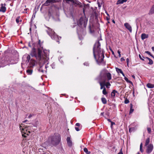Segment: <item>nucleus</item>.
<instances>
[{"instance_id": "nucleus-1", "label": "nucleus", "mask_w": 154, "mask_h": 154, "mask_svg": "<svg viewBox=\"0 0 154 154\" xmlns=\"http://www.w3.org/2000/svg\"><path fill=\"white\" fill-rule=\"evenodd\" d=\"M32 45L33 48L30 54L32 57H35L41 66L48 60L49 51L43 49L42 44L40 43V40L37 43H34Z\"/></svg>"}, {"instance_id": "nucleus-2", "label": "nucleus", "mask_w": 154, "mask_h": 154, "mask_svg": "<svg viewBox=\"0 0 154 154\" xmlns=\"http://www.w3.org/2000/svg\"><path fill=\"white\" fill-rule=\"evenodd\" d=\"M100 45L98 41L95 43L93 48V54L95 59L99 64H104V55L100 48Z\"/></svg>"}, {"instance_id": "nucleus-3", "label": "nucleus", "mask_w": 154, "mask_h": 154, "mask_svg": "<svg viewBox=\"0 0 154 154\" xmlns=\"http://www.w3.org/2000/svg\"><path fill=\"white\" fill-rule=\"evenodd\" d=\"M112 79L111 74L106 69L102 70L100 72L99 76L98 78V79L106 81H109Z\"/></svg>"}, {"instance_id": "nucleus-4", "label": "nucleus", "mask_w": 154, "mask_h": 154, "mask_svg": "<svg viewBox=\"0 0 154 154\" xmlns=\"http://www.w3.org/2000/svg\"><path fill=\"white\" fill-rule=\"evenodd\" d=\"M19 128L22 133V136L24 137H26L25 135H28L31 133L30 129L31 128V126H28L27 125H24L23 124H21L20 125Z\"/></svg>"}, {"instance_id": "nucleus-5", "label": "nucleus", "mask_w": 154, "mask_h": 154, "mask_svg": "<svg viewBox=\"0 0 154 154\" xmlns=\"http://www.w3.org/2000/svg\"><path fill=\"white\" fill-rule=\"evenodd\" d=\"M48 30H47L48 34L51 37L52 39H54L56 41L59 43L58 40L61 39V37H58L57 35H56L54 32L51 28L48 27Z\"/></svg>"}, {"instance_id": "nucleus-6", "label": "nucleus", "mask_w": 154, "mask_h": 154, "mask_svg": "<svg viewBox=\"0 0 154 154\" xmlns=\"http://www.w3.org/2000/svg\"><path fill=\"white\" fill-rule=\"evenodd\" d=\"M60 140V137L57 134L53 136L51 141V144L53 146H55L58 144Z\"/></svg>"}, {"instance_id": "nucleus-7", "label": "nucleus", "mask_w": 154, "mask_h": 154, "mask_svg": "<svg viewBox=\"0 0 154 154\" xmlns=\"http://www.w3.org/2000/svg\"><path fill=\"white\" fill-rule=\"evenodd\" d=\"M87 22V20L84 17H81L79 20L77 21V24L79 27L83 25V26L85 27L86 26Z\"/></svg>"}, {"instance_id": "nucleus-8", "label": "nucleus", "mask_w": 154, "mask_h": 154, "mask_svg": "<svg viewBox=\"0 0 154 154\" xmlns=\"http://www.w3.org/2000/svg\"><path fill=\"white\" fill-rule=\"evenodd\" d=\"M153 149V146L152 144L148 145L146 149V152L148 153H150Z\"/></svg>"}, {"instance_id": "nucleus-9", "label": "nucleus", "mask_w": 154, "mask_h": 154, "mask_svg": "<svg viewBox=\"0 0 154 154\" xmlns=\"http://www.w3.org/2000/svg\"><path fill=\"white\" fill-rule=\"evenodd\" d=\"M6 4H1L0 5V12H2L3 13H5L6 10V7H5Z\"/></svg>"}, {"instance_id": "nucleus-10", "label": "nucleus", "mask_w": 154, "mask_h": 154, "mask_svg": "<svg viewBox=\"0 0 154 154\" xmlns=\"http://www.w3.org/2000/svg\"><path fill=\"white\" fill-rule=\"evenodd\" d=\"M57 2L56 0H47L44 5L45 6H48L50 5V3H55Z\"/></svg>"}, {"instance_id": "nucleus-11", "label": "nucleus", "mask_w": 154, "mask_h": 154, "mask_svg": "<svg viewBox=\"0 0 154 154\" xmlns=\"http://www.w3.org/2000/svg\"><path fill=\"white\" fill-rule=\"evenodd\" d=\"M98 80L99 82L100 86V89H103L104 87H105V83H106V82L103 80H101L100 79H98Z\"/></svg>"}, {"instance_id": "nucleus-12", "label": "nucleus", "mask_w": 154, "mask_h": 154, "mask_svg": "<svg viewBox=\"0 0 154 154\" xmlns=\"http://www.w3.org/2000/svg\"><path fill=\"white\" fill-rule=\"evenodd\" d=\"M124 26L130 32H132V27L128 23H125L124 24Z\"/></svg>"}, {"instance_id": "nucleus-13", "label": "nucleus", "mask_w": 154, "mask_h": 154, "mask_svg": "<svg viewBox=\"0 0 154 154\" xmlns=\"http://www.w3.org/2000/svg\"><path fill=\"white\" fill-rule=\"evenodd\" d=\"M35 61L32 59H31L29 63V66L31 68H32L35 65Z\"/></svg>"}, {"instance_id": "nucleus-14", "label": "nucleus", "mask_w": 154, "mask_h": 154, "mask_svg": "<svg viewBox=\"0 0 154 154\" xmlns=\"http://www.w3.org/2000/svg\"><path fill=\"white\" fill-rule=\"evenodd\" d=\"M66 141L68 145L69 146H71L72 145V142L70 140V137H68L66 139Z\"/></svg>"}, {"instance_id": "nucleus-15", "label": "nucleus", "mask_w": 154, "mask_h": 154, "mask_svg": "<svg viewBox=\"0 0 154 154\" xmlns=\"http://www.w3.org/2000/svg\"><path fill=\"white\" fill-rule=\"evenodd\" d=\"M148 37V35L145 33H142L141 35V38L142 40H144Z\"/></svg>"}, {"instance_id": "nucleus-16", "label": "nucleus", "mask_w": 154, "mask_h": 154, "mask_svg": "<svg viewBox=\"0 0 154 154\" xmlns=\"http://www.w3.org/2000/svg\"><path fill=\"white\" fill-rule=\"evenodd\" d=\"M71 2L72 3V4L74 5L75 6H76L79 5V2L78 1L72 0V1Z\"/></svg>"}, {"instance_id": "nucleus-17", "label": "nucleus", "mask_w": 154, "mask_h": 154, "mask_svg": "<svg viewBox=\"0 0 154 154\" xmlns=\"http://www.w3.org/2000/svg\"><path fill=\"white\" fill-rule=\"evenodd\" d=\"M127 1V0H118L116 2V5L122 4L124 2H126Z\"/></svg>"}, {"instance_id": "nucleus-18", "label": "nucleus", "mask_w": 154, "mask_h": 154, "mask_svg": "<svg viewBox=\"0 0 154 154\" xmlns=\"http://www.w3.org/2000/svg\"><path fill=\"white\" fill-rule=\"evenodd\" d=\"M147 86L148 88H154V84H152L151 83H148L147 84Z\"/></svg>"}, {"instance_id": "nucleus-19", "label": "nucleus", "mask_w": 154, "mask_h": 154, "mask_svg": "<svg viewBox=\"0 0 154 154\" xmlns=\"http://www.w3.org/2000/svg\"><path fill=\"white\" fill-rule=\"evenodd\" d=\"M130 112L129 113L131 114L134 111V109H133V105L132 104H130Z\"/></svg>"}, {"instance_id": "nucleus-20", "label": "nucleus", "mask_w": 154, "mask_h": 154, "mask_svg": "<svg viewBox=\"0 0 154 154\" xmlns=\"http://www.w3.org/2000/svg\"><path fill=\"white\" fill-rule=\"evenodd\" d=\"M117 93V91L115 90H113L111 94V97H114L115 96L116 94Z\"/></svg>"}, {"instance_id": "nucleus-21", "label": "nucleus", "mask_w": 154, "mask_h": 154, "mask_svg": "<svg viewBox=\"0 0 154 154\" xmlns=\"http://www.w3.org/2000/svg\"><path fill=\"white\" fill-rule=\"evenodd\" d=\"M25 56H26V62L28 63L29 62V60L30 59V56L29 55L27 54H26Z\"/></svg>"}, {"instance_id": "nucleus-22", "label": "nucleus", "mask_w": 154, "mask_h": 154, "mask_svg": "<svg viewBox=\"0 0 154 154\" xmlns=\"http://www.w3.org/2000/svg\"><path fill=\"white\" fill-rule=\"evenodd\" d=\"M32 72V69H28L26 70V73L28 75H31Z\"/></svg>"}, {"instance_id": "nucleus-23", "label": "nucleus", "mask_w": 154, "mask_h": 154, "mask_svg": "<svg viewBox=\"0 0 154 154\" xmlns=\"http://www.w3.org/2000/svg\"><path fill=\"white\" fill-rule=\"evenodd\" d=\"M115 69L116 71L118 73H120L121 74L122 73V72H123L122 71V70L121 69H119L117 67L115 68Z\"/></svg>"}, {"instance_id": "nucleus-24", "label": "nucleus", "mask_w": 154, "mask_h": 154, "mask_svg": "<svg viewBox=\"0 0 154 154\" xmlns=\"http://www.w3.org/2000/svg\"><path fill=\"white\" fill-rule=\"evenodd\" d=\"M149 13L151 14L154 13V5L152 6L150 10Z\"/></svg>"}, {"instance_id": "nucleus-25", "label": "nucleus", "mask_w": 154, "mask_h": 154, "mask_svg": "<svg viewBox=\"0 0 154 154\" xmlns=\"http://www.w3.org/2000/svg\"><path fill=\"white\" fill-rule=\"evenodd\" d=\"M101 101L104 104H105L107 103L106 100L105 98L102 97L101 98Z\"/></svg>"}, {"instance_id": "nucleus-26", "label": "nucleus", "mask_w": 154, "mask_h": 154, "mask_svg": "<svg viewBox=\"0 0 154 154\" xmlns=\"http://www.w3.org/2000/svg\"><path fill=\"white\" fill-rule=\"evenodd\" d=\"M150 142V139L149 138H148L146 141L145 146H146Z\"/></svg>"}, {"instance_id": "nucleus-27", "label": "nucleus", "mask_w": 154, "mask_h": 154, "mask_svg": "<svg viewBox=\"0 0 154 154\" xmlns=\"http://www.w3.org/2000/svg\"><path fill=\"white\" fill-rule=\"evenodd\" d=\"M102 93L104 95H106L107 93V92L106 91V88L105 87H104V88H103V89L102 91Z\"/></svg>"}, {"instance_id": "nucleus-28", "label": "nucleus", "mask_w": 154, "mask_h": 154, "mask_svg": "<svg viewBox=\"0 0 154 154\" xmlns=\"http://www.w3.org/2000/svg\"><path fill=\"white\" fill-rule=\"evenodd\" d=\"M105 85L106 88H108L111 85V84L109 82H107L105 83Z\"/></svg>"}, {"instance_id": "nucleus-29", "label": "nucleus", "mask_w": 154, "mask_h": 154, "mask_svg": "<svg viewBox=\"0 0 154 154\" xmlns=\"http://www.w3.org/2000/svg\"><path fill=\"white\" fill-rule=\"evenodd\" d=\"M135 130V128L134 127L130 128H129V131L130 132H132Z\"/></svg>"}, {"instance_id": "nucleus-30", "label": "nucleus", "mask_w": 154, "mask_h": 154, "mask_svg": "<svg viewBox=\"0 0 154 154\" xmlns=\"http://www.w3.org/2000/svg\"><path fill=\"white\" fill-rule=\"evenodd\" d=\"M124 79L127 82L129 83H132V82L128 80V79L125 76L124 77Z\"/></svg>"}, {"instance_id": "nucleus-31", "label": "nucleus", "mask_w": 154, "mask_h": 154, "mask_svg": "<svg viewBox=\"0 0 154 154\" xmlns=\"http://www.w3.org/2000/svg\"><path fill=\"white\" fill-rule=\"evenodd\" d=\"M148 60H149V62L148 63L149 65H152L153 63L152 60L150 58L148 59Z\"/></svg>"}, {"instance_id": "nucleus-32", "label": "nucleus", "mask_w": 154, "mask_h": 154, "mask_svg": "<svg viewBox=\"0 0 154 154\" xmlns=\"http://www.w3.org/2000/svg\"><path fill=\"white\" fill-rule=\"evenodd\" d=\"M142 143H141L140 145V151L142 152L143 151V150L142 149Z\"/></svg>"}, {"instance_id": "nucleus-33", "label": "nucleus", "mask_w": 154, "mask_h": 154, "mask_svg": "<svg viewBox=\"0 0 154 154\" xmlns=\"http://www.w3.org/2000/svg\"><path fill=\"white\" fill-rule=\"evenodd\" d=\"M20 18V17H18L16 19V22L17 23H18L19 22V21H20V20H19ZM20 21H21V20H20Z\"/></svg>"}, {"instance_id": "nucleus-34", "label": "nucleus", "mask_w": 154, "mask_h": 154, "mask_svg": "<svg viewBox=\"0 0 154 154\" xmlns=\"http://www.w3.org/2000/svg\"><path fill=\"white\" fill-rule=\"evenodd\" d=\"M41 67L42 66H41L40 68L38 69V70L39 72H41L42 73H43L44 72V70L41 69Z\"/></svg>"}, {"instance_id": "nucleus-35", "label": "nucleus", "mask_w": 154, "mask_h": 154, "mask_svg": "<svg viewBox=\"0 0 154 154\" xmlns=\"http://www.w3.org/2000/svg\"><path fill=\"white\" fill-rule=\"evenodd\" d=\"M129 102V100H128L127 99H125L124 101V103L125 104H127V103H128Z\"/></svg>"}, {"instance_id": "nucleus-36", "label": "nucleus", "mask_w": 154, "mask_h": 154, "mask_svg": "<svg viewBox=\"0 0 154 154\" xmlns=\"http://www.w3.org/2000/svg\"><path fill=\"white\" fill-rule=\"evenodd\" d=\"M84 151L86 153L89 152L88 151V149H87L85 147L84 148Z\"/></svg>"}, {"instance_id": "nucleus-37", "label": "nucleus", "mask_w": 154, "mask_h": 154, "mask_svg": "<svg viewBox=\"0 0 154 154\" xmlns=\"http://www.w3.org/2000/svg\"><path fill=\"white\" fill-rule=\"evenodd\" d=\"M118 53L119 54V57H121V51H120V50H118Z\"/></svg>"}, {"instance_id": "nucleus-38", "label": "nucleus", "mask_w": 154, "mask_h": 154, "mask_svg": "<svg viewBox=\"0 0 154 154\" xmlns=\"http://www.w3.org/2000/svg\"><path fill=\"white\" fill-rule=\"evenodd\" d=\"M126 62H127V65L128 66V64L129 63V60L128 58L126 59Z\"/></svg>"}, {"instance_id": "nucleus-39", "label": "nucleus", "mask_w": 154, "mask_h": 154, "mask_svg": "<svg viewBox=\"0 0 154 154\" xmlns=\"http://www.w3.org/2000/svg\"><path fill=\"white\" fill-rule=\"evenodd\" d=\"M147 131L149 133H150L151 131V129L150 128H147Z\"/></svg>"}, {"instance_id": "nucleus-40", "label": "nucleus", "mask_w": 154, "mask_h": 154, "mask_svg": "<svg viewBox=\"0 0 154 154\" xmlns=\"http://www.w3.org/2000/svg\"><path fill=\"white\" fill-rule=\"evenodd\" d=\"M75 129L77 131H79L80 130V129L78 127H75Z\"/></svg>"}, {"instance_id": "nucleus-41", "label": "nucleus", "mask_w": 154, "mask_h": 154, "mask_svg": "<svg viewBox=\"0 0 154 154\" xmlns=\"http://www.w3.org/2000/svg\"><path fill=\"white\" fill-rule=\"evenodd\" d=\"M84 65L86 66H88L89 65V63L88 62H85L84 63Z\"/></svg>"}, {"instance_id": "nucleus-42", "label": "nucleus", "mask_w": 154, "mask_h": 154, "mask_svg": "<svg viewBox=\"0 0 154 154\" xmlns=\"http://www.w3.org/2000/svg\"><path fill=\"white\" fill-rule=\"evenodd\" d=\"M82 30V31L83 32V35H85V34H86V32H85V30H83L82 29H81Z\"/></svg>"}, {"instance_id": "nucleus-43", "label": "nucleus", "mask_w": 154, "mask_h": 154, "mask_svg": "<svg viewBox=\"0 0 154 154\" xmlns=\"http://www.w3.org/2000/svg\"><path fill=\"white\" fill-rule=\"evenodd\" d=\"M111 127L112 128V126L115 124V123L113 122H111Z\"/></svg>"}, {"instance_id": "nucleus-44", "label": "nucleus", "mask_w": 154, "mask_h": 154, "mask_svg": "<svg viewBox=\"0 0 154 154\" xmlns=\"http://www.w3.org/2000/svg\"><path fill=\"white\" fill-rule=\"evenodd\" d=\"M27 10H28V8H26L24 9V11H23V13H27Z\"/></svg>"}, {"instance_id": "nucleus-45", "label": "nucleus", "mask_w": 154, "mask_h": 154, "mask_svg": "<svg viewBox=\"0 0 154 154\" xmlns=\"http://www.w3.org/2000/svg\"><path fill=\"white\" fill-rule=\"evenodd\" d=\"M64 1H65L66 3H68V2L69 1L72 2V0H63Z\"/></svg>"}, {"instance_id": "nucleus-46", "label": "nucleus", "mask_w": 154, "mask_h": 154, "mask_svg": "<svg viewBox=\"0 0 154 154\" xmlns=\"http://www.w3.org/2000/svg\"><path fill=\"white\" fill-rule=\"evenodd\" d=\"M139 57L142 60H144V59L142 58L141 56V55L140 54H139Z\"/></svg>"}, {"instance_id": "nucleus-47", "label": "nucleus", "mask_w": 154, "mask_h": 154, "mask_svg": "<svg viewBox=\"0 0 154 154\" xmlns=\"http://www.w3.org/2000/svg\"><path fill=\"white\" fill-rule=\"evenodd\" d=\"M33 114H30L28 117L29 118H31L33 116Z\"/></svg>"}, {"instance_id": "nucleus-48", "label": "nucleus", "mask_w": 154, "mask_h": 154, "mask_svg": "<svg viewBox=\"0 0 154 154\" xmlns=\"http://www.w3.org/2000/svg\"><path fill=\"white\" fill-rule=\"evenodd\" d=\"M145 52L146 53V54H149V55H150V54H151L148 51H146Z\"/></svg>"}, {"instance_id": "nucleus-49", "label": "nucleus", "mask_w": 154, "mask_h": 154, "mask_svg": "<svg viewBox=\"0 0 154 154\" xmlns=\"http://www.w3.org/2000/svg\"><path fill=\"white\" fill-rule=\"evenodd\" d=\"M80 125V124L79 123H77L75 124V125L77 126H79Z\"/></svg>"}, {"instance_id": "nucleus-50", "label": "nucleus", "mask_w": 154, "mask_h": 154, "mask_svg": "<svg viewBox=\"0 0 154 154\" xmlns=\"http://www.w3.org/2000/svg\"><path fill=\"white\" fill-rule=\"evenodd\" d=\"M121 61L125 60L124 59L123 57H122L121 58Z\"/></svg>"}, {"instance_id": "nucleus-51", "label": "nucleus", "mask_w": 154, "mask_h": 154, "mask_svg": "<svg viewBox=\"0 0 154 154\" xmlns=\"http://www.w3.org/2000/svg\"><path fill=\"white\" fill-rule=\"evenodd\" d=\"M77 33L79 35V34H80L81 35V32H79V31H78V30H77Z\"/></svg>"}, {"instance_id": "nucleus-52", "label": "nucleus", "mask_w": 154, "mask_h": 154, "mask_svg": "<svg viewBox=\"0 0 154 154\" xmlns=\"http://www.w3.org/2000/svg\"><path fill=\"white\" fill-rule=\"evenodd\" d=\"M48 15L49 17H50L51 15V12L50 11L48 12Z\"/></svg>"}, {"instance_id": "nucleus-53", "label": "nucleus", "mask_w": 154, "mask_h": 154, "mask_svg": "<svg viewBox=\"0 0 154 154\" xmlns=\"http://www.w3.org/2000/svg\"><path fill=\"white\" fill-rule=\"evenodd\" d=\"M118 154H123V153L122 151H120Z\"/></svg>"}, {"instance_id": "nucleus-54", "label": "nucleus", "mask_w": 154, "mask_h": 154, "mask_svg": "<svg viewBox=\"0 0 154 154\" xmlns=\"http://www.w3.org/2000/svg\"><path fill=\"white\" fill-rule=\"evenodd\" d=\"M121 74H122V75H123V76H124V77H125V76L124 74V73H123V72H122V73Z\"/></svg>"}, {"instance_id": "nucleus-55", "label": "nucleus", "mask_w": 154, "mask_h": 154, "mask_svg": "<svg viewBox=\"0 0 154 154\" xmlns=\"http://www.w3.org/2000/svg\"><path fill=\"white\" fill-rule=\"evenodd\" d=\"M121 74H122V75H123V76H124V77H125V76L124 74V73H123V72H122V73Z\"/></svg>"}, {"instance_id": "nucleus-56", "label": "nucleus", "mask_w": 154, "mask_h": 154, "mask_svg": "<svg viewBox=\"0 0 154 154\" xmlns=\"http://www.w3.org/2000/svg\"><path fill=\"white\" fill-rule=\"evenodd\" d=\"M28 45L29 47H31V44L30 43H29Z\"/></svg>"}, {"instance_id": "nucleus-57", "label": "nucleus", "mask_w": 154, "mask_h": 154, "mask_svg": "<svg viewBox=\"0 0 154 154\" xmlns=\"http://www.w3.org/2000/svg\"><path fill=\"white\" fill-rule=\"evenodd\" d=\"M11 64H14V63H16V62H11Z\"/></svg>"}, {"instance_id": "nucleus-58", "label": "nucleus", "mask_w": 154, "mask_h": 154, "mask_svg": "<svg viewBox=\"0 0 154 154\" xmlns=\"http://www.w3.org/2000/svg\"><path fill=\"white\" fill-rule=\"evenodd\" d=\"M27 120H25L24 122H26V121H27Z\"/></svg>"}, {"instance_id": "nucleus-59", "label": "nucleus", "mask_w": 154, "mask_h": 154, "mask_svg": "<svg viewBox=\"0 0 154 154\" xmlns=\"http://www.w3.org/2000/svg\"><path fill=\"white\" fill-rule=\"evenodd\" d=\"M108 121H109V122H111V121L110 119H108Z\"/></svg>"}, {"instance_id": "nucleus-60", "label": "nucleus", "mask_w": 154, "mask_h": 154, "mask_svg": "<svg viewBox=\"0 0 154 154\" xmlns=\"http://www.w3.org/2000/svg\"><path fill=\"white\" fill-rule=\"evenodd\" d=\"M112 22L113 23H115V21L114 20H113L112 21Z\"/></svg>"}, {"instance_id": "nucleus-61", "label": "nucleus", "mask_w": 154, "mask_h": 154, "mask_svg": "<svg viewBox=\"0 0 154 154\" xmlns=\"http://www.w3.org/2000/svg\"><path fill=\"white\" fill-rule=\"evenodd\" d=\"M90 152H89L86 153V154H90Z\"/></svg>"}, {"instance_id": "nucleus-62", "label": "nucleus", "mask_w": 154, "mask_h": 154, "mask_svg": "<svg viewBox=\"0 0 154 154\" xmlns=\"http://www.w3.org/2000/svg\"><path fill=\"white\" fill-rule=\"evenodd\" d=\"M150 55L151 56V57H152L154 58V57H153V56L152 55L150 54Z\"/></svg>"}, {"instance_id": "nucleus-63", "label": "nucleus", "mask_w": 154, "mask_h": 154, "mask_svg": "<svg viewBox=\"0 0 154 154\" xmlns=\"http://www.w3.org/2000/svg\"><path fill=\"white\" fill-rule=\"evenodd\" d=\"M132 77H133L134 78H135V76L134 75H132Z\"/></svg>"}, {"instance_id": "nucleus-64", "label": "nucleus", "mask_w": 154, "mask_h": 154, "mask_svg": "<svg viewBox=\"0 0 154 154\" xmlns=\"http://www.w3.org/2000/svg\"><path fill=\"white\" fill-rule=\"evenodd\" d=\"M112 54H114V52L113 51H112Z\"/></svg>"}]
</instances>
